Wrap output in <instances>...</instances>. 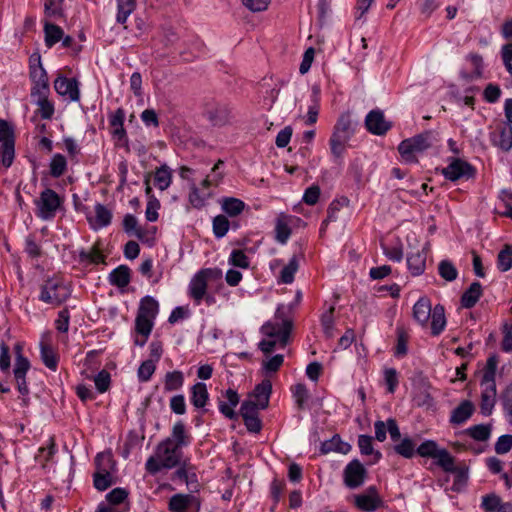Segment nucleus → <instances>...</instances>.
Listing matches in <instances>:
<instances>
[{"label": "nucleus", "mask_w": 512, "mask_h": 512, "mask_svg": "<svg viewBox=\"0 0 512 512\" xmlns=\"http://www.w3.org/2000/svg\"><path fill=\"white\" fill-rule=\"evenodd\" d=\"M204 116L213 126L221 127L230 123L232 119V111L227 104L212 103L206 106Z\"/></svg>", "instance_id": "10"}, {"label": "nucleus", "mask_w": 512, "mask_h": 512, "mask_svg": "<svg viewBox=\"0 0 512 512\" xmlns=\"http://www.w3.org/2000/svg\"><path fill=\"white\" fill-rule=\"evenodd\" d=\"M498 356L493 354L487 358L483 369L480 385L496 386L495 376L498 366Z\"/></svg>", "instance_id": "33"}, {"label": "nucleus", "mask_w": 512, "mask_h": 512, "mask_svg": "<svg viewBox=\"0 0 512 512\" xmlns=\"http://www.w3.org/2000/svg\"><path fill=\"white\" fill-rule=\"evenodd\" d=\"M167 439H172V443L179 448L187 447L191 444L192 437L186 432L185 424L178 420L172 427L171 436Z\"/></svg>", "instance_id": "28"}, {"label": "nucleus", "mask_w": 512, "mask_h": 512, "mask_svg": "<svg viewBox=\"0 0 512 512\" xmlns=\"http://www.w3.org/2000/svg\"><path fill=\"white\" fill-rule=\"evenodd\" d=\"M113 484V473L94 472L93 485L98 491H105Z\"/></svg>", "instance_id": "55"}, {"label": "nucleus", "mask_w": 512, "mask_h": 512, "mask_svg": "<svg viewBox=\"0 0 512 512\" xmlns=\"http://www.w3.org/2000/svg\"><path fill=\"white\" fill-rule=\"evenodd\" d=\"M440 449L434 440H425L416 448V453L421 457L435 458Z\"/></svg>", "instance_id": "63"}, {"label": "nucleus", "mask_w": 512, "mask_h": 512, "mask_svg": "<svg viewBox=\"0 0 512 512\" xmlns=\"http://www.w3.org/2000/svg\"><path fill=\"white\" fill-rule=\"evenodd\" d=\"M7 143L15 147V134L13 126L6 120L0 119V143Z\"/></svg>", "instance_id": "62"}, {"label": "nucleus", "mask_w": 512, "mask_h": 512, "mask_svg": "<svg viewBox=\"0 0 512 512\" xmlns=\"http://www.w3.org/2000/svg\"><path fill=\"white\" fill-rule=\"evenodd\" d=\"M355 127L356 124L353 122L350 112H343L338 117L332 134L350 141L355 134Z\"/></svg>", "instance_id": "15"}, {"label": "nucleus", "mask_w": 512, "mask_h": 512, "mask_svg": "<svg viewBox=\"0 0 512 512\" xmlns=\"http://www.w3.org/2000/svg\"><path fill=\"white\" fill-rule=\"evenodd\" d=\"M355 507L362 512H375L385 506L376 486H369L364 493L354 496Z\"/></svg>", "instance_id": "7"}, {"label": "nucleus", "mask_w": 512, "mask_h": 512, "mask_svg": "<svg viewBox=\"0 0 512 512\" xmlns=\"http://www.w3.org/2000/svg\"><path fill=\"white\" fill-rule=\"evenodd\" d=\"M291 232L286 216H279L275 223V240L280 244H286Z\"/></svg>", "instance_id": "45"}, {"label": "nucleus", "mask_w": 512, "mask_h": 512, "mask_svg": "<svg viewBox=\"0 0 512 512\" xmlns=\"http://www.w3.org/2000/svg\"><path fill=\"white\" fill-rule=\"evenodd\" d=\"M495 146L500 148L504 152H508L512 148V126H503L498 135V139L494 140Z\"/></svg>", "instance_id": "49"}, {"label": "nucleus", "mask_w": 512, "mask_h": 512, "mask_svg": "<svg viewBox=\"0 0 512 512\" xmlns=\"http://www.w3.org/2000/svg\"><path fill=\"white\" fill-rule=\"evenodd\" d=\"M501 401L506 420L510 425H512V382L502 393Z\"/></svg>", "instance_id": "61"}, {"label": "nucleus", "mask_w": 512, "mask_h": 512, "mask_svg": "<svg viewBox=\"0 0 512 512\" xmlns=\"http://www.w3.org/2000/svg\"><path fill=\"white\" fill-rule=\"evenodd\" d=\"M349 204V199L347 197H341L340 199H334L328 206L327 209V217L323 220V224H329L330 222H334L338 218V212L342 207L347 206Z\"/></svg>", "instance_id": "51"}, {"label": "nucleus", "mask_w": 512, "mask_h": 512, "mask_svg": "<svg viewBox=\"0 0 512 512\" xmlns=\"http://www.w3.org/2000/svg\"><path fill=\"white\" fill-rule=\"evenodd\" d=\"M79 261L85 264L98 265L105 262V256L102 254L99 246L94 244L89 251L84 249L79 251Z\"/></svg>", "instance_id": "40"}, {"label": "nucleus", "mask_w": 512, "mask_h": 512, "mask_svg": "<svg viewBox=\"0 0 512 512\" xmlns=\"http://www.w3.org/2000/svg\"><path fill=\"white\" fill-rule=\"evenodd\" d=\"M497 268L501 272H507L512 268V246L505 245L497 256Z\"/></svg>", "instance_id": "53"}, {"label": "nucleus", "mask_w": 512, "mask_h": 512, "mask_svg": "<svg viewBox=\"0 0 512 512\" xmlns=\"http://www.w3.org/2000/svg\"><path fill=\"white\" fill-rule=\"evenodd\" d=\"M54 89L60 96L70 101L78 102L80 100L79 82L76 78L58 75L54 80Z\"/></svg>", "instance_id": "11"}, {"label": "nucleus", "mask_w": 512, "mask_h": 512, "mask_svg": "<svg viewBox=\"0 0 512 512\" xmlns=\"http://www.w3.org/2000/svg\"><path fill=\"white\" fill-rule=\"evenodd\" d=\"M154 320L148 317H143L140 315H136L135 318V330L138 334L143 336V340H135V344L138 346H144L147 342V339L149 335L152 332V329L154 327Z\"/></svg>", "instance_id": "32"}, {"label": "nucleus", "mask_w": 512, "mask_h": 512, "mask_svg": "<svg viewBox=\"0 0 512 512\" xmlns=\"http://www.w3.org/2000/svg\"><path fill=\"white\" fill-rule=\"evenodd\" d=\"M95 216L90 217L87 216V220L90 224V227L97 231L99 229L105 228L111 224L112 221V212L105 205L101 203H96L95 207Z\"/></svg>", "instance_id": "16"}, {"label": "nucleus", "mask_w": 512, "mask_h": 512, "mask_svg": "<svg viewBox=\"0 0 512 512\" xmlns=\"http://www.w3.org/2000/svg\"><path fill=\"white\" fill-rule=\"evenodd\" d=\"M413 402L417 407H424L426 409H432L435 405L434 398L426 389L415 392Z\"/></svg>", "instance_id": "60"}, {"label": "nucleus", "mask_w": 512, "mask_h": 512, "mask_svg": "<svg viewBox=\"0 0 512 512\" xmlns=\"http://www.w3.org/2000/svg\"><path fill=\"white\" fill-rule=\"evenodd\" d=\"M36 215L44 221L53 220L63 204V199L51 188H45L34 201Z\"/></svg>", "instance_id": "5"}, {"label": "nucleus", "mask_w": 512, "mask_h": 512, "mask_svg": "<svg viewBox=\"0 0 512 512\" xmlns=\"http://www.w3.org/2000/svg\"><path fill=\"white\" fill-rule=\"evenodd\" d=\"M50 175L53 178L63 176L67 170V160L64 155L56 153L52 156L49 163Z\"/></svg>", "instance_id": "47"}, {"label": "nucleus", "mask_w": 512, "mask_h": 512, "mask_svg": "<svg viewBox=\"0 0 512 512\" xmlns=\"http://www.w3.org/2000/svg\"><path fill=\"white\" fill-rule=\"evenodd\" d=\"M29 78L32 82L31 97L41 94H50L49 78L45 69L29 71Z\"/></svg>", "instance_id": "14"}, {"label": "nucleus", "mask_w": 512, "mask_h": 512, "mask_svg": "<svg viewBox=\"0 0 512 512\" xmlns=\"http://www.w3.org/2000/svg\"><path fill=\"white\" fill-rule=\"evenodd\" d=\"M434 459L445 472L449 473L455 470V459L446 449H440Z\"/></svg>", "instance_id": "54"}, {"label": "nucleus", "mask_w": 512, "mask_h": 512, "mask_svg": "<svg viewBox=\"0 0 512 512\" xmlns=\"http://www.w3.org/2000/svg\"><path fill=\"white\" fill-rule=\"evenodd\" d=\"M39 290V301L53 307L61 306L72 294L71 287L61 276L56 274L47 277L40 285Z\"/></svg>", "instance_id": "2"}, {"label": "nucleus", "mask_w": 512, "mask_h": 512, "mask_svg": "<svg viewBox=\"0 0 512 512\" xmlns=\"http://www.w3.org/2000/svg\"><path fill=\"white\" fill-rule=\"evenodd\" d=\"M39 348L41 361L49 370L55 372L58 369L59 354L52 345L45 340L40 341Z\"/></svg>", "instance_id": "18"}, {"label": "nucleus", "mask_w": 512, "mask_h": 512, "mask_svg": "<svg viewBox=\"0 0 512 512\" xmlns=\"http://www.w3.org/2000/svg\"><path fill=\"white\" fill-rule=\"evenodd\" d=\"M351 450V445L347 442L342 441L338 434L332 436L331 439L325 440L320 445V453L326 455L330 452H338L341 454H347Z\"/></svg>", "instance_id": "22"}, {"label": "nucleus", "mask_w": 512, "mask_h": 512, "mask_svg": "<svg viewBox=\"0 0 512 512\" xmlns=\"http://www.w3.org/2000/svg\"><path fill=\"white\" fill-rule=\"evenodd\" d=\"M431 334L433 336L440 335L446 326L445 309L442 305L437 304L431 313Z\"/></svg>", "instance_id": "35"}, {"label": "nucleus", "mask_w": 512, "mask_h": 512, "mask_svg": "<svg viewBox=\"0 0 512 512\" xmlns=\"http://www.w3.org/2000/svg\"><path fill=\"white\" fill-rule=\"evenodd\" d=\"M45 45L48 48L53 47L56 43L61 41L64 35L63 29L53 23H44Z\"/></svg>", "instance_id": "42"}, {"label": "nucleus", "mask_w": 512, "mask_h": 512, "mask_svg": "<svg viewBox=\"0 0 512 512\" xmlns=\"http://www.w3.org/2000/svg\"><path fill=\"white\" fill-rule=\"evenodd\" d=\"M439 275L446 281L452 282L458 276V271L454 264L449 260H442L438 265Z\"/></svg>", "instance_id": "57"}, {"label": "nucleus", "mask_w": 512, "mask_h": 512, "mask_svg": "<svg viewBox=\"0 0 512 512\" xmlns=\"http://www.w3.org/2000/svg\"><path fill=\"white\" fill-rule=\"evenodd\" d=\"M49 94L35 95L31 97L38 106V112L42 119H51L54 115L55 108L53 102L49 100Z\"/></svg>", "instance_id": "37"}, {"label": "nucleus", "mask_w": 512, "mask_h": 512, "mask_svg": "<svg viewBox=\"0 0 512 512\" xmlns=\"http://www.w3.org/2000/svg\"><path fill=\"white\" fill-rule=\"evenodd\" d=\"M504 503L498 495L491 493L482 497L481 507L486 512H496Z\"/></svg>", "instance_id": "59"}, {"label": "nucleus", "mask_w": 512, "mask_h": 512, "mask_svg": "<svg viewBox=\"0 0 512 512\" xmlns=\"http://www.w3.org/2000/svg\"><path fill=\"white\" fill-rule=\"evenodd\" d=\"M158 312L159 303L154 297L146 295L143 298H141L137 315L155 319Z\"/></svg>", "instance_id": "36"}, {"label": "nucleus", "mask_w": 512, "mask_h": 512, "mask_svg": "<svg viewBox=\"0 0 512 512\" xmlns=\"http://www.w3.org/2000/svg\"><path fill=\"white\" fill-rule=\"evenodd\" d=\"M358 447L362 455H373L374 463L378 462L382 458V453L374 450L373 438L369 435L361 434L358 436Z\"/></svg>", "instance_id": "44"}, {"label": "nucleus", "mask_w": 512, "mask_h": 512, "mask_svg": "<svg viewBox=\"0 0 512 512\" xmlns=\"http://www.w3.org/2000/svg\"><path fill=\"white\" fill-rule=\"evenodd\" d=\"M30 367L31 365H27V363L22 359L13 367L14 380L20 396H28L30 394V388L26 381V375L30 370Z\"/></svg>", "instance_id": "17"}, {"label": "nucleus", "mask_w": 512, "mask_h": 512, "mask_svg": "<svg viewBox=\"0 0 512 512\" xmlns=\"http://www.w3.org/2000/svg\"><path fill=\"white\" fill-rule=\"evenodd\" d=\"M184 385V374L180 370L167 372L164 376V391L173 392L180 390Z\"/></svg>", "instance_id": "38"}, {"label": "nucleus", "mask_w": 512, "mask_h": 512, "mask_svg": "<svg viewBox=\"0 0 512 512\" xmlns=\"http://www.w3.org/2000/svg\"><path fill=\"white\" fill-rule=\"evenodd\" d=\"M156 456L162 460L165 469H172L179 465L182 452L172 439H164L157 445Z\"/></svg>", "instance_id": "8"}, {"label": "nucleus", "mask_w": 512, "mask_h": 512, "mask_svg": "<svg viewBox=\"0 0 512 512\" xmlns=\"http://www.w3.org/2000/svg\"><path fill=\"white\" fill-rule=\"evenodd\" d=\"M228 262L230 265L242 269H247L250 266V261L245 252L241 249H234L230 253Z\"/></svg>", "instance_id": "58"}, {"label": "nucleus", "mask_w": 512, "mask_h": 512, "mask_svg": "<svg viewBox=\"0 0 512 512\" xmlns=\"http://www.w3.org/2000/svg\"><path fill=\"white\" fill-rule=\"evenodd\" d=\"M64 2L65 0H45V16L53 20H61L65 18V12L63 8Z\"/></svg>", "instance_id": "41"}, {"label": "nucleus", "mask_w": 512, "mask_h": 512, "mask_svg": "<svg viewBox=\"0 0 512 512\" xmlns=\"http://www.w3.org/2000/svg\"><path fill=\"white\" fill-rule=\"evenodd\" d=\"M433 308L427 297H421L413 306V317L422 326L427 325Z\"/></svg>", "instance_id": "21"}, {"label": "nucleus", "mask_w": 512, "mask_h": 512, "mask_svg": "<svg viewBox=\"0 0 512 512\" xmlns=\"http://www.w3.org/2000/svg\"><path fill=\"white\" fill-rule=\"evenodd\" d=\"M172 183V170L163 164L155 170L154 185L161 191L166 190Z\"/></svg>", "instance_id": "39"}, {"label": "nucleus", "mask_w": 512, "mask_h": 512, "mask_svg": "<svg viewBox=\"0 0 512 512\" xmlns=\"http://www.w3.org/2000/svg\"><path fill=\"white\" fill-rule=\"evenodd\" d=\"M475 407L469 400L462 401L451 413L450 422L460 425L466 422L474 413Z\"/></svg>", "instance_id": "26"}, {"label": "nucleus", "mask_w": 512, "mask_h": 512, "mask_svg": "<svg viewBox=\"0 0 512 512\" xmlns=\"http://www.w3.org/2000/svg\"><path fill=\"white\" fill-rule=\"evenodd\" d=\"M367 477V470L358 460H351L343 470V482L349 489H356L362 486Z\"/></svg>", "instance_id": "9"}, {"label": "nucleus", "mask_w": 512, "mask_h": 512, "mask_svg": "<svg viewBox=\"0 0 512 512\" xmlns=\"http://www.w3.org/2000/svg\"><path fill=\"white\" fill-rule=\"evenodd\" d=\"M246 208V204L239 198L224 197L221 200V209L229 217L240 215Z\"/></svg>", "instance_id": "34"}, {"label": "nucleus", "mask_w": 512, "mask_h": 512, "mask_svg": "<svg viewBox=\"0 0 512 512\" xmlns=\"http://www.w3.org/2000/svg\"><path fill=\"white\" fill-rule=\"evenodd\" d=\"M440 141L436 130H425L413 137L404 139L398 145V152L407 164H417L418 155L435 146Z\"/></svg>", "instance_id": "1"}, {"label": "nucleus", "mask_w": 512, "mask_h": 512, "mask_svg": "<svg viewBox=\"0 0 512 512\" xmlns=\"http://www.w3.org/2000/svg\"><path fill=\"white\" fill-rule=\"evenodd\" d=\"M291 315L292 306L278 305L275 312L277 321L265 323L261 328L262 333L270 338H278L280 346L285 347L293 327Z\"/></svg>", "instance_id": "3"}, {"label": "nucleus", "mask_w": 512, "mask_h": 512, "mask_svg": "<svg viewBox=\"0 0 512 512\" xmlns=\"http://www.w3.org/2000/svg\"><path fill=\"white\" fill-rule=\"evenodd\" d=\"M426 252L417 250L407 255V268L412 276H420L426 269Z\"/></svg>", "instance_id": "20"}, {"label": "nucleus", "mask_w": 512, "mask_h": 512, "mask_svg": "<svg viewBox=\"0 0 512 512\" xmlns=\"http://www.w3.org/2000/svg\"><path fill=\"white\" fill-rule=\"evenodd\" d=\"M298 270V261L296 257H292L288 264L285 265L280 272V282L290 284L294 281L295 273Z\"/></svg>", "instance_id": "56"}, {"label": "nucleus", "mask_w": 512, "mask_h": 512, "mask_svg": "<svg viewBox=\"0 0 512 512\" xmlns=\"http://www.w3.org/2000/svg\"><path fill=\"white\" fill-rule=\"evenodd\" d=\"M291 391L298 408L302 409L309 398L306 385L303 383H298L291 388Z\"/></svg>", "instance_id": "64"}, {"label": "nucleus", "mask_w": 512, "mask_h": 512, "mask_svg": "<svg viewBox=\"0 0 512 512\" xmlns=\"http://www.w3.org/2000/svg\"><path fill=\"white\" fill-rule=\"evenodd\" d=\"M415 446L414 441L410 437H404L394 446V451L406 459H411L416 453Z\"/></svg>", "instance_id": "52"}, {"label": "nucleus", "mask_w": 512, "mask_h": 512, "mask_svg": "<svg viewBox=\"0 0 512 512\" xmlns=\"http://www.w3.org/2000/svg\"><path fill=\"white\" fill-rule=\"evenodd\" d=\"M94 464L95 472L115 473L117 470L116 462L110 450L98 453L95 456Z\"/></svg>", "instance_id": "29"}, {"label": "nucleus", "mask_w": 512, "mask_h": 512, "mask_svg": "<svg viewBox=\"0 0 512 512\" xmlns=\"http://www.w3.org/2000/svg\"><path fill=\"white\" fill-rule=\"evenodd\" d=\"M116 3V22L123 25L124 29H127V20L129 16L136 10L137 0H116Z\"/></svg>", "instance_id": "30"}, {"label": "nucleus", "mask_w": 512, "mask_h": 512, "mask_svg": "<svg viewBox=\"0 0 512 512\" xmlns=\"http://www.w3.org/2000/svg\"><path fill=\"white\" fill-rule=\"evenodd\" d=\"M222 270L220 268H203L190 280L188 293L196 304H200L206 296L208 282L221 281Z\"/></svg>", "instance_id": "4"}, {"label": "nucleus", "mask_w": 512, "mask_h": 512, "mask_svg": "<svg viewBox=\"0 0 512 512\" xmlns=\"http://www.w3.org/2000/svg\"><path fill=\"white\" fill-rule=\"evenodd\" d=\"M194 501L196 498L191 494H174L169 499L168 510L170 512H185Z\"/></svg>", "instance_id": "31"}, {"label": "nucleus", "mask_w": 512, "mask_h": 512, "mask_svg": "<svg viewBox=\"0 0 512 512\" xmlns=\"http://www.w3.org/2000/svg\"><path fill=\"white\" fill-rule=\"evenodd\" d=\"M349 140L331 134L329 139L330 152L335 161H342L346 153Z\"/></svg>", "instance_id": "43"}, {"label": "nucleus", "mask_w": 512, "mask_h": 512, "mask_svg": "<svg viewBox=\"0 0 512 512\" xmlns=\"http://www.w3.org/2000/svg\"><path fill=\"white\" fill-rule=\"evenodd\" d=\"M108 280L111 285L123 289L131 281V269L127 265H119L109 273Z\"/></svg>", "instance_id": "23"}, {"label": "nucleus", "mask_w": 512, "mask_h": 512, "mask_svg": "<svg viewBox=\"0 0 512 512\" xmlns=\"http://www.w3.org/2000/svg\"><path fill=\"white\" fill-rule=\"evenodd\" d=\"M209 400L207 386L203 382H197L190 388V402L197 408H204Z\"/></svg>", "instance_id": "25"}, {"label": "nucleus", "mask_w": 512, "mask_h": 512, "mask_svg": "<svg viewBox=\"0 0 512 512\" xmlns=\"http://www.w3.org/2000/svg\"><path fill=\"white\" fill-rule=\"evenodd\" d=\"M480 411L484 416H490L496 404L497 388L496 386L481 385Z\"/></svg>", "instance_id": "19"}, {"label": "nucleus", "mask_w": 512, "mask_h": 512, "mask_svg": "<svg viewBox=\"0 0 512 512\" xmlns=\"http://www.w3.org/2000/svg\"><path fill=\"white\" fill-rule=\"evenodd\" d=\"M482 293L483 289L481 283L478 281L472 282L461 296V306L466 309L474 307L482 296Z\"/></svg>", "instance_id": "24"}, {"label": "nucleus", "mask_w": 512, "mask_h": 512, "mask_svg": "<svg viewBox=\"0 0 512 512\" xmlns=\"http://www.w3.org/2000/svg\"><path fill=\"white\" fill-rule=\"evenodd\" d=\"M272 392V383L268 379H264L255 386L253 390V397L256 399V403L259 404L260 409H266L269 405V399Z\"/></svg>", "instance_id": "27"}, {"label": "nucleus", "mask_w": 512, "mask_h": 512, "mask_svg": "<svg viewBox=\"0 0 512 512\" xmlns=\"http://www.w3.org/2000/svg\"><path fill=\"white\" fill-rule=\"evenodd\" d=\"M123 230L128 235H134L139 240H144V231L138 226L137 218L132 214H126L123 218Z\"/></svg>", "instance_id": "48"}, {"label": "nucleus", "mask_w": 512, "mask_h": 512, "mask_svg": "<svg viewBox=\"0 0 512 512\" xmlns=\"http://www.w3.org/2000/svg\"><path fill=\"white\" fill-rule=\"evenodd\" d=\"M366 129L374 135H384L391 129V123L385 120L381 110H371L365 117Z\"/></svg>", "instance_id": "12"}, {"label": "nucleus", "mask_w": 512, "mask_h": 512, "mask_svg": "<svg viewBox=\"0 0 512 512\" xmlns=\"http://www.w3.org/2000/svg\"><path fill=\"white\" fill-rule=\"evenodd\" d=\"M443 177L451 182L459 180H470L475 178L476 169L469 162L461 158H453L451 162L442 169Z\"/></svg>", "instance_id": "6"}, {"label": "nucleus", "mask_w": 512, "mask_h": 512, "mask_svg": "<svg viewBox=\"0 0 512 512\" xmlns=\"http://www.w3.org/2000/svg\"><path fill=\"white\" fill-rule=\"evenodd\" d=\"M223 397L226 401L218 400V409L219 412L226 418L230 420H237L238 414L235 412L234 408L239 404L240 397L236 390L232 388H228Z\"/></svg>", "instance_id": "13"}, {"label": "nucleus", "mask_w": 512, "mask_h": 512, "mask_svg": "<svg viewBox=\"0 0 512 512\" xmlns=\"http://www.w3.org/2000/svg\"><path fill=\"white\" fill-rule=\"evenodd\" d=\"M230 225L231 223L226 215L220 214L215 216L212 220V230L215 238H223L228 233Z\"/></svg>", "instance_id": "50"}, {"label": "nucleus", "mask_w": 512, "mask_h": 512, "mask_svg": "<svg viewBox=\"0 0 512 512\" xmlns=\"http://www.w3.org/2000/svg\"><path fill=\"white\" fill-rule=\"evenodd\" d=\"M492 427L490 424H478L465 430V433L476 441H487L491 437Z\"/></svg>", "instance_id": "46"}]
</instances>
